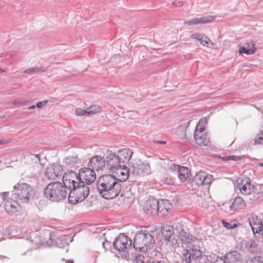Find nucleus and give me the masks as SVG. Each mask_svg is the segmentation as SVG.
Instances as JSON below:
<instances>
[{"instance_id": "1", "label": "nucleus", "mask_w": 263, "mask_h": 263, "mask_svg": "<svg viewBox=\"0 0 263 263\" xmlns=\"http://www.w3.org/2000/svg\"><path fill=\"white\" fill-rule=\"evenodd\" d=\"M121 179L114 175H103L97 181V190L103 198L112 199L119 195L121 191Z\"/></svg>"}, {"instance_id": "2", "label": "nucleus", "mask_w": 263, "mask_h": 263, "mask_svg": "<svg viewBox=\"0 0 263 263\" xmlns=\"http://www.w3.org/2000/svg\"><path fill=\"white\" fill-rule=\"evenodd\" d=\"M44 196L53 202H59L64 200L69 195L67 189L60 182H52L48 184L44 189Z\"/></svg>"}, {"instance_id": "3", "label": "nucleus", "mask_w": 263, "mask_h": 263, "mask_svg": "<svg viewBox=\"0 0 263 263\" xmlns=\"http://www.w3.org/2000/svg\"><path fill=\"white\" fill-rule=\"evenodd\" d=\"M154 243L152 235L145 230L140 231L136 234L133 246L136 250L145 252L153 247Z\"/></svg>"}, {"instance_id": "4", "label": "nucleus", "mask_w": 263, "mask_h": 263, "mask_svg": "<svg viewBox=\"0 0 263 263\" xmlns=\"http://www.w3.org/2000/svg\"><path fill=\"white\" fill-rule=\"evenodd\" d=\"M12 196L20 203H27L33 196V189L28 184L18 182L13 187Z\"/></svg>"}, {"instance_id": "5", "label": "nucleus", "mask_w": 263, "mask_h": 263, "mask_svg": "<svg viewBox=\"0 0 263 263\" xmlns=\"http://www.w3.org/2000/svg\"><path fill=\"white\" fill-rule=\"evenodd\" d=\"M81 180L69 191L68 200L70 203L76 204L83 201L89 195V187Z\"/></svg>"}, {"instance_id": "6", "label": "nucleus", "mask_w": 263, "mask_h": 263, "mask_svg": "<svg viewBox=\"0 0 263 263\" xmlns=\"http://www.w3.org/2000/svg\"><path fill=\"white\" fill-rule=\"evenodd\" d=\"M235 189L238 190L241 194L247 195L251 194L255 191V187L251 183L250 178L241 177L236 180Z\"/></svg>"}, {"instance_id": "7", "label": "nucleus", "mask_w": 263, "mask_h": 263, "mask_svg": "<svg viewBox=\"0 0 263 263\" xmlns=\"http://www.w3.org/2000/svg\"><path fill=\"white\" fill-rule=\"evenodd\" d=\"M63 184L66 189L68 190V192L78 184V182L81 181L79 175H78L74 172L70 171L65 173L62 178Z\"/></svg>"}, {"instance_id": "8", "label": "nucleus", "mask_w": 263, "mask_h": 263, "mask_svg": "<svg viewBox=\"0 0 263 263\" xmlns=\"http://www.w3.org/2000/svg\"><path fill=\"white\" fill-rule=\"evenodd\" d=\"M132 239L124 234H120L114 242V248L119 252H125L132 246Z\"/></svg>"}, {"instance_id": "9", "label": "nucleus", "mask_w": 263, "mask_h": 263, "mask_svg": "<svg viewBox=\"0 0 263 263\" xmlns=\"http://www.w3.org/2000/svg\"><path fill=\"white\" fill-rule=\"evenodd\" d=\"M131 170L132 174L138 177H143L148 175L151 173L149 165L140 160L133 164Z\"/></svg>"}, {"instance_id": "10", "label": "nucleus", "mask_w": 263, "mask_h": 263, "mask_svg": "<svg viewBox=\"0 0 263 263\" xmlns=\"http://www.w3.org/2000/svg\"><path fill=\"white\" fill-rule=\"evenodd\" d=\"M63 168L62 165L59 164H52L48 166L45 172L46 177L49 180H56L62 177Z\"/></svg>"}, {"instance_id": "11", "label": "nucleus", "mask_w": 263, "mask_h": 263, "mask_svg": "<svg viewBox=\"0 0 263 263\" xmlns=\"http://www.w3.org/2000/svg\"><path fill=\"white\" fill-rule=\"evenodd\" d=\"M79 175L80 180L86 185H89L94 182L96 179L95 172L88 167L81 168L80 170Z\"/></svg>"}, {"instance_id": "12", "label": "nucleus", "mask_w": 263, "mask_h": 263, "mask_svg": "<svg viewBox=\"0 0 263 263\" xmlns=\"http://www.w3.org/2000/svg\"><path fill=\"white\" fill-rule=\"evenodd\" d=\"M176 230L180 239L184 243L192 245V242L197 240L195 236L191 235L188 232L187 228H183L182 225L179 223L176 226Z\"/></svg>"}, {"instance_id": "13", "label": "nucleus", "mask_w": 263, "mask_h": 263, "mask_svg": "<svg viewBox=\"0 0 263 263\" xmlns=\"http://www.w3.org/2000/svg\"><path fill=\"white\" fill-rule=\"evenodd\" d=\"M9 193L4 192L3 198L5 201V209L7 213H13L17 211L18 204L17 200L11 198H8Z\"/></svg>"}, {"instance_id": "14", "label": "nucleus", "mask_w": 263, "mask_h": 263, "mask_svg": "<svg viewBox=\"0 0 263 263\" xmlns=\"http://www.w3.org/2000/svg\"><path fill=\"white\" fill-rule=\"evenodd\" d=\"M198 249L196 248L194 245L188 246L186 249H184L182 252L181 259L182 263H194L196 256L195 255L196 251Z\"/></svg>"}, {"instance_id": "15", "label": "nucleus", "mask_w": 263, "mask_h": 263, "mask_svg": "<svg viewBox=\"0 0 263 263\" xmlns=\"http://www.w3.org/2000/svg\"><path fill=\"white\" fill-rule=\"evenodd\" d=\"M105 160L104 157L97 155L92 157L89 161L88 167L91 170L99 171L105 167Z\"/></svg>"}, {"instance_id": "16", "label": "nucleus", "mask_w": 263, "mask_h": 263, "mask_svg": "<svg viewBox=\"0 0 263 263\" xmlns=\"http://www.w3.org/2000/svg\"><path fill=\"white\" fill-rule=\"evenodd\" d=\"M105 160V167L111 172H116V170L121 166L118 155L116 153L108 155Z\"/></svg>"}, {"instance_id": "17", "label": "nucleus", "mask_w": 263, "mask_h": 263, "mask_svg": "<svg viewBox=\"0 0 263 263\" xmlns=\"http://www.w3.org/2000/svg\"><path fill=\"white\" fill-rule=\"evenodd\" d=\"M157 213L160 217L166 216L172 208V204L168 200L162 199L157 201Z\"/></svg>"}, {"instance_id": "18", "label": "nucleus", "mask_w": 263, "mask_h": 263, "mask_svg": "<svg viewBox=\"0 0 263 263\" xmlns=\"http://www.w3.org/2000/svg\"><path fill=\"white\" fill-rule=\"evenodd\" d=\"M194 139L196 143L201 146L207 145L210 142V138L208 134L202 130L195 129L194 132Z\"/></svg>"}, {"instance_id": "19", "label": "nucleus", "mask_w": 263, "mask_h": 263, "mask_svg": "<svg viewBox=\"0 0 263 263\" xmlns=\"http://www.w3.org/2000/svg\"><path fill=\"white\" fill-rule=\"evenodd\" d=\"M250 227L254 234H257L262 231L263 224L262 220L256 215H252L249 218Z\"/></svg>"}, {"instance_id": "20", "label": "nucleus", "mask_w": 263, "mask_h": 263, "mask_svg": "<svg viewBox=\"0 0 263 263\" xmlns=\"http://www.w3.org/2000/svg\"><path fill=\"white\" fill-rule=\"evenodd\" d=\"M133 153V151L129 149L124 148L119 151L117 155L120 163L125 165V164L128 163L132 157Z\"/></svg>"}, {"instance_id": "21", "label": "nucleus", "mask_w": 263, "mask_h": 263, "mask_svg": "<svg viewBox=\"0 0 263 263\" xmlns=\"http://www.w3.org/2000/svg\"><path fill=\"white\" fill-rule=\"evenodd\" d=\"M215 16H208L206 17H202L196 18L191 20H188L184 22V24L188 25H195L199 24H207L212 22L215 20Z\"/></svg>"}, {"instance_id": "22", "label": "nucleus", "mask_w": 263, "mask_h": 263, "mask_svg": "<svg viewBox=\"0 0 263 263\" xmlns=\"http://www.w3.org/2000/svg\"><path fill=\"white\" fill-rule=\"evenodd\" d=\"M157 200L150 199L146 201L144 210L147 215H152L157 213Z\"/></svg>"}, {"instance_id": "23", "label": "nucleus", "mask_w": 263, "mask_h": 263, "mask_svg": "<svg viewBox=\"0 0 263 263\" xmlns=\"http://www.w3.org/2000/svg\"><path fill=\"white\" fill-rule=\"evenodd\" d=\"M227 263H239L241 261V254L237 251L227 253L225 256Z\"/></svg>"}, {"instance_id": "24", "label": "nucleus", "mask_w": 263, "mask_h": 263, "mask_svg": "<svg viewBox=\"0 0 263 263\" xmlns=\"http://www.w3.org/2000/svg\"><path fill=\"white\" fill-rule=\"evenodd\" d=\"M255 45V42L253 41H251L250 43H246V47H240L239 48V54L245 53L247 55H251L254 54L256 51Z\"/></svg>"}, {"instance_id": "25", "label": "nucleus", "mask_w": 263, "mask_h": 263, "mask_svg": "<svg viewBox=\"0 0 263 263\" xmlns=\"http://www.w3.org/2000/svg\"><path fill=\"white\" fill-rule=\"evenodd\" d=\"M242 245L245 246V248L248 252L254 254L258 251V245L255 240L250 239L248 241H243Z\"/></svg>"}, {"instance_id": "26", "label": "nucleus", "mask_w": 263, "mask_h": 263, "mask_svg": "<svg viewBox=\"0 0 263 263\" xmlns=\"http://www.w3.org/2000/svg\"><path fill=\"white\" fill-rule=\"evenodd\" d=\"M246 207V203L244 200L239 196L236 197L232 205L230 206V210L238 211L244 209Z\"/></svg>"}, {"instance_id": "27", "label": "nucleus", "mask_w": 263, "mask_h": 263, "mask_svg": "<svg viewBox=\"0 0 263 263\" xmlns=\"http://www.w3.org/2000/svg\"><path fill=\"white\" fill-rule=\"evenodd\" d=\"M178 170L177 174L178 178L181 182H184L190 177V173L189 169L185 166H178Z\"/></svg>"}, {"instance_id": "28", "label": "nucleus", "mask_w": 263, "mask_h": 263, "mask_svg": "<svg viewBox=\"0 0 263 263\" xmlns=\"http://www.w3.org/2000/svg\"><path fill=\"white\" fill-rule=\"evenodd\" d=\"M191 37L199 41L203 46L210 47V45H213V43L210 39L203 34H193L191 35Z\"/></svg>"}, {"instance_id": "29", "label": "nucleus", "mask_w": 263, "mask_h": 263, "mask_svg": "<svg viewBox=\"0 0 263 263\" xmlns=\"http://www.w3.org/2000/svg\"><path fill=\"white\" fill-rule=\"evenodd\" d=\"M65 163L68 167L73 168L80 163V160L77 156H69L65 158Z\"/></svg>"}, {"instance_id": "30", "label": "nucleus", "mask_w": 263, "mask_h": 263, "mask_svg": "<svg viewBox=\"0 0 263 263\" xmlns=\"http://www.w3.org/2000/svg\"><path fill=\"white\" fill-rule=\"evenodd\" d=\"M196 258L194 263H209V258L207 256L203 255L202 252L198 249L195 254Z\"/></svg>"}, {"instance_id": "31", "label": "nucleus", "mask_w": 263, "mask_h": 263, "mask_svg": "<svg viewBox=\"0 0 263 263\" xmlns=\"http://www.w3.org/2000/svg\"><path fill=\"white\" fill-rule=\"evenodd\" d=\"M115 172L118 175L120 174L121 179H123V181H125L128 178V170L126 166L124 164H122L120 167H119L118 169L116 170Z\"/></svg>"}, {"instance_id": "32", "label": "nucleus", "mask_w": 263, "mask_h": 263, "mask_svg": "<svg viewBox=\"0 0 263 263\" xmlns=\"http://www.w3.org/2000/svg\"><path fill=\"white\" fill-rule=\"evenodd\" d=\"M204 172L200 171L193 178L194 183L197 185H202V183L203 182L204 176Z\"/></svg>"}, {"instance_id": "33", "label": "nucleus", "mask_w": 263, "mask_h": 263, "mask_svg": "<svg viewBox=\"0 0 263 263\" xmlns=\"http://www.w3.org/2000/svg\"><path fill=\"white\" fill-rule=\"evenodd\" d=\"M46 69L44 67H33L28 69L25 70L24 71V73L26 74H32L33 73L38 72H45L46 71Z\"/></svg>"}, {"instance_id": "34", "label": "nucleus", "mask_w": 263, "mask_h": 263, "mask_svg": "<svg viewBox=\"0 0 263 263\" xmlns=\"http://www.w3.org/2000/svg\"><path fill=\"white\" fill-rule=\"evenodd\" d=\"M102 108L99 105H92L87 108L88 115L95 114L101 112Z\"/></svg>"}, {"instance_id": "35", "label": "nucleus", "mask_w": 263, "mask_h": 263, "mask_svg": "<svg viewBox=\"0 0 263 263\" xmlns=\"http://www.w3.org/2000/svg\"><path fill=\"white\" fill-rule=\"evenodd\" d=\"M263 201V192L256 193L253 196L252 201L254 203H257Z\"/></svg>"}, {"instance_id": "36", "label": "nucleus", "mask_w": 263, "mask_h": 263, "mask_svg": "<svg viewBox=\"0 0 263 263\" xmlns=\"http://www.w3.org/2000/svg\"><path fill=\"white\" fill-rule=\"evenodd\" d=\"M206 119L205 118H202L200 120L198 124L197 125L195 129L202 130L204 131L205 129V125L206 123Z\"/></svg>"}, {"instance_id": "37", "label": "nucleus", "mask_w": 263, "mask_h": 263, "mask_svg": "<svg viewBox=\"0 0 263 263\" xmlns=\"http://www.w3.org/2000/svg\"><path fill=\"white\" fill-rule=\"evenodd\" d=\"M212 176L210 175H208L205 172L204 173V179L203 182L202 183V185H209L212 183Z\"/></svg>"}, {"instance_id": "38", "label": "nucleus", "mask_w": 263, "mask_h": 263, "mask_svg": "<svg viewBox=\"0 0 263 263\" xmlns=\"http://www.w3.org/2000/svg\"><path fill=\"white\" fill-rule=\"evenodd\" d=\"M247 263H263V257L260 256H255L252 258H249Z\"/></svg>"}, {"instance_id": "39", "label": "nucleus", "mask_w": 263, "mask_h": 263, "mask_svg": "<svg viewBox=\"0 0 263 263\" xmlns=\"http://www.w3.org/2000/svg\"><path fill=\"white\" fill-rule=\"evenodd\" d=\"M222 159L223 161H237L240 160L241 159V157H239V156L230 155V156H228L223 157V158H222Z\"/></svg>"}, {"instance_id": "40", "label": "nucleus", "mask_w": 263, "mask_h": 263, "mask_svg": "<svg viewBox=\"0 0 263 263\" xmlns=\"http://www.w3.org/2000/svg\"><path fill=\"white\" fill-rule=\"evenodd\" d=\"M254 142L255 144H263V130L255 137Z\"/></svg>"}, {"instance_id": "41", "label": "nucleus", "mask_w": 263, "mask_h": 263, "mask_svg": "<svg viewBox=\"0 0 263 263\" xmlns=\"http://www.w3.org/2000/svg\"><path fill=\"white\" fill-rule=\"evenodd\" d=\"M223 226L228 229H233L236 228L237 225V224L233 222H227L224 220L222 221Z\"/></svg>"}, {"instance_id": "42", "label": "nucleus", "mask_w": 263, "mask_h": 263, "mask_svg": "<svg viewBox=\"0 0 263 263\" xmlns=\"http://www.w3.org/2000/svg\"><path fill=\"white\" fill-rule=\"evenodd\" d=\"M145 258L144 256L140 253L136 254L135 261L137 263H143L144 262Z\"/></svg>"}, {"instance_id": "43", "label": "nucleus", "mask_w": 263, "mask_h": 263, "mask_svg": "<svg viewBox=\"0 0 263 263\" xmlns=\"http://www.w3.org/2000/svg\"><path fill=\"white\" fill-rule=\"evenodd\" d=\"M75 113L77 116H82L85 114H88L87 108L86 110L81 108H77L76 109Z\"/></svg>"}, {"instance_id": "44", "label": "nucleus", "mask_w": 263, "mask_h": 263, "mask_svg": "<svg viewBox=\"0 0 263 263\" xmlns=\"http://www.w3.org/2000/svg\"><path fill=\"white\" fill-rule=\"evenodd\" d=\"M162 182L166 185H172L174 184V181L170 177H165L161 180Z\"/></svg>"}, {"instance_id": "45", "label": "nucleus", "mask_w": 263, "mask_h": 263, "mask_svg": "<svg viewBox=\"0 0 263 263\" xmlns=\"http://www.w3.org/2000/svg\"><path fill=\"white\" fill-rule=\"evenodd\" d=\"M184 5V3L180 0H176L172 3V5L174 7H181Z\"/></svg>"}, {"instance_id": "46", "label": "nucleus", "mask_w": 263, "mask_h": 263, "mask_svg": "<svg viewBox=\"0 0 263 263\" xmlns=\"http://www.w3.org/2000/svg\"><path fill=\"white\" fill-rule=\"evenodd\" d=\"M48 101L47 100H44L42 102H38L36 103V106L37 108H41L45 105H46Z\"/></svg>"}, {"instance_id": "47", "label": "nucleus", "mask_w": 263, "mask_h": 263, "mask_svg": "<svg viewBox=\"0 0 263 263\" xmlns=\"http://www.w3.org/2000/svg\"><path fill=\"white\" fill-rule=\"evenodd\" d=\"M213 263H227L226 261V259L224 257V258H222L221 257H218L215 262Z\"/></svg>"}, {"instance_id": "48", "label": "nucleus", "mask_w": 263, "mask_h": 263, "mask_svg": "<svg viewBox=\"0 0 263 263\" xmlns=\"http://www.w3.org/2000/svg\"><path fill=\"white\" fill-rule=\"evenodd\" d=\"M154 143H157V144H164L166 143V142L164 141H156L154 142Z\"/></svg>"}, {"instance_id": "49", "label": "nucleus", "mask_w": 263, "mask_h": 263, "mask_svg": "<svg viewBox=\"0 0 263 263\" xmlns=\"http://www.w3.org/2000/svg\"><path fill=\"white\" fill-rule=\"evenodd\" d=\"M33 157H35L38 161H40V158L39 155H31Z\"/></svg>"}, {"instance_id": "50", "label": "nucleus", "mask_w": 263, "mask_h": 263, "mask_svg": "<svg viewBox=\"0 0 263 263\" xmlns=\"http://www.w3.org/2000/svg\"><path fill=\"white\" fill-rule=\"evenodd\" d=\"M7 142L4 140H0V145L5 144Z\"/></svg>"}, {"instance_id": "51", "label": "nucleus", "mask_w": 263, "mask_h": 263, "mask_svg": "<svg viewBox=\"0 0 263 263\" xmlns=\"http://www.w3.org/2000/svg\"><path fill=\"white\" fill-rule=\"evenodd\" d=\"M35 107V106L34 105H31L29 107H28V109L30 110V109H34Z\"/></svg>"}, {"instance_id": "52", "label": "nucleus", "mask_w": 263, "mask_h": 263, "mask_svg": "<svg viewBox=\"0 0 263 263\" xmlns=\"http://www.w3.org/2000/svg\"><path fill=\"white\" fill-rule=\"evenodd\" d=\"M108 242H103V243H102L103 247V248H104L105 250H106L105 245H106V244H108Z\"/></svg>"}, {"instance_id": "53", "label": "nucleus", "mask_w": 263, "mask_h": 263, "mask_svg": "<svg viewBox=\"0 0 263 263\" xmlns=\"http://www.w3.org/2000/svg\"><path fill=\"white\" fill-rule=\"evenodd\" d=\"M20 103V102H18V101H13V104H18V103Z\"/></svg>"}, {"instance_id": "54", "label": "nucleus", "mask_w": 263, "mask_h": 263, "mask_svg": "<svg viewBox=\"0 0 263 263\" xmlns=\"http://www.w3.org/2000/svg\"><path fill=\"white\" fill-rule=\"evenodd\" d=\"M65 263H74L73 260H66Z\"/></svg>"}, {"instance_id": "55", "label": "nucleus", "mask_w": 263, "mask_h": 263, "mask_svg": "<svg viewBox=\"0 0 263 263\" xmlns=\"http://www.w3.org/2000/svg\"><path fill=\"white\" fill-rule=\"evenodd\" d=\"M0 72H5V70L4 69H2V68H0Z\"/></svg>"}, {"instance_id": "56", "label": "nucleus", "mask_w": 263, "mask_h": 263, "mask_svg": "<svg viewBox=\"0 0 263 263\" xmlns=\"http://www.w3.org/2000/svg\"><path fill=\"white\" fill-rule=\"evenodd\" d=\"M258 166H261V167H263V162L262 163H259L258 164Z\"/></svg>"}, {"instance_id": "57", "label": "nucleus", "mask_w": 263, "mask_h": 263, "mask_svg": "<svg viewBox=\"0 0 263 263\" xmlns=\"http://www.w3.org/2000/svg\"><path fill=\"white\" fill-rule=\"evenodd\" d=\"M61 241V238H58L56 241L57 243H58V241Z\"/></svg>"}, {"instance_id": "58", "label": "nucleus", "mask_w": 263, "mask_h": 263, "mask_svg": "<svg viewBox=\"0 0 263 263\" xmlns=\"http://www.w3.org/2000/svg\"><path fill=\"white\" fill-rule=\"evenodd\" d=\"M171 235V233H170V234L168 235V237H170V236Z\"/></svg>"}, {"instance_id": "59", "label": "nucleus", "mask_w": 263, "mask_h": 263, "mask_svg": "<svg viewBox=\"0 0 263 263\" xmlns=\"http://www.w3.org/2000/svg\"><path fill=\"white\" fill-rule=\"evenodd\" d=\"M37 243H39V242H35V244H36H36H37Z\"/></svg>"}, {"instance_id": "60", "label": "nucleus", "mask_w": 263, "mask_h": 263, "mask_svg": "<svg viewBox=\"0 0 263 263\" xmlns=\"http://www.w3.org/2000/svg\"><path fill=\"white\" fill-rule=\"evenodd\" d=\"M1 163V161L0 160V163Z\"/></svg>"}]
</instances>
